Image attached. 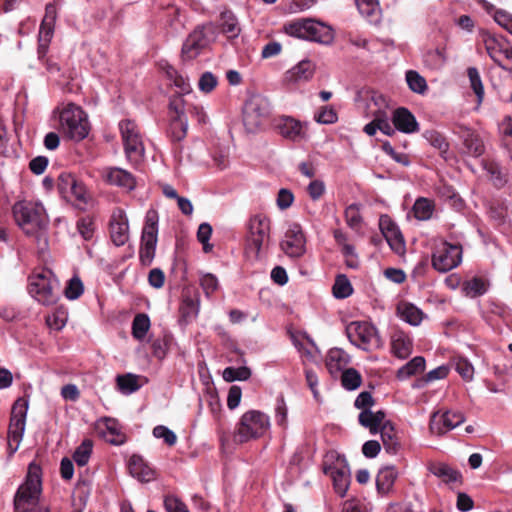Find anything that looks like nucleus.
Returning <instances> with one entry per match:
<instances>
[{
    "label": "nucleus",
    "mask_w": 512,
    "mask_h": 512,
    "mask_svg": "<svg viewBox=\"0 0 512 512\" xmlns=\"http://www.w3.org/2000/svg\"><path fill=\"white\" fill-rule=\"evenodd\" d=\"M15 223L23 233L35 239L38 244H47L49 217L39 202L18 201L12 207Z\"/></svg>",
    "instance_id": "nucleus-1"
},
{
    "label": "nucleus",
    "mask_w": 512,
    "mask_h": 512,
    "mask_svg": "<svg viewBox=\"0 0 512 512\" xmlns=\"http://www.w3.org/2000/svg\"><path fill=\"white\" fill-rule=\"evenodd\" d=\"M41 491V468L31 463L25 482L18 488L15 495V512H49L46 507L39 504Z\"/></svg>",
    "instance_id": "nucleus-2"
},
{
    "label": "nucleus",
    "mask_w": 512,
    "mask_h": 512,
    "mask_svg": "<svg viewBox=\"0 0 512 512\" xmlns=\"http://www.w3.org/2000/svg\"><path fill=\"white\" fill-rule=\"evenodd\" d=\"M286 34L321 44H330L334 33L330 26L312 18H299L289 21L283 27Z\"/></svg>",
    "instance_id": "nucleus-3"
},
{
    "label": "nucleus",
    "mask_w": 512,
    "mask_h": 512,
    "mask_svg": "<svg viewBox=\"0 0 512 512\" xmlns=\"http://www.w3.org/2000/svg\"><path fill=\"white\" fill-rule=\"evenodd\" d=\"M246 228V253L251 257L258 258L262 249L269 244L271 219L265 214H255L247 221Z\"/></svg>",
    "instance_id": "nucleus-4"
},
{
    "label": "nucleus",
    "mask_w": 512,
    "mask_h": 512,
    "mask_svg": "<svg viewBox=\"0 0 512 512\" xmlns=\"http://www.w3.org/2000/svg\"><path fill=\"white\" fill-rule=\"evenodd\" d=\"M60 129L71 140L80 141L88 133V121L81 107L69 103L60 113Z\"/></svg>",
    "instance_id": "nucleus-5"
},
{
    "label": "nucleus",
    "mask_w": 512,
    "mask_h": 512,
    "mask_svg": "<svg viewBox=\"0 0 512 512\" xmlns=\"http://www.w3.org/2000/svg\"><path fill=\"white\" fill-rule=\"evenodd\" d=\"M270 428L269 417L261 411L245 412L238 424L235 439L240 443L263 436Z\"/></svg>",
    "instance_id": "nucleus-6"
},
{
    "label": "nucleus",
    "mask_w": 512,
    "mask_h": 512,
    "mask_svg": "<svg viewBox=\"0 0 512 512\" xmlns=\"http://www.w3.org/2000/svg\"><path fill=\"white\" fill-rule=\"evenodd\" d=\"M159 215L155 209H149L145 215V223L141 235L139 251L140 262L144 266L151 265L156 251L158 240Z\"/></svg>",
    "instance_id": "nucleus-7"
},
{
    "label": "nucleus",
    "mask_w": 512,
    "mask_h": 512,
    "mask_svg": "<svg viewBox=\"0 0 512 512\" xmlns=\"http://www.w3.org/2000/svg\"><path fill=\"white\" fill-rule=\"evenodd\" d=\"M349 341L364 351H372L382 346L377 329L368 322L353 321L346 327Z\"/></svg>",
    "instance_id": "nucleus-8"
},
{
    "label": "nucleus",
    "mask_w": 512,
    "mask_h": 512,
    "mask_svg": "<svg viewBox=\"0 0 512 512\" xmlns=\"http://www.w3.org/2000/svg\"><path fill=\"white\" fill-rule=\"evenodd\" d=\"M324 473L332 478L336 493L344 497L350 484V468L345 457L337 452L327 454Z\"/></svg>",
    "instance_id": "nucleus-9"
},
{
    "label": "nucleus",
    "mask_w": 512,
    "mask_h": 512,
    "mask_svg": "<svg viewBox=\"0 0 512 512\" xmlns=\"http://www.w3.org/2000/svg\"><path fill=\"white\" fill-rule=\"evenodd\" d=\"M58 281L52 277L51 271H43L29 278L28 290L30 295L43 305L55 304L58 298L55 289Z\"/></svg>",
    "instance_id": "nucleus-10"
},
{
    "label": "nucleus",
    "mask_w": 512,
    "mask_h": 512,
    "mask_svg": "<svg viewBox=\"0 0 512 512\" xmlns=\"http://www.w3.org/2000/svg\"><path fill=\"white\" fill-rule=\"evenodd\" d=\"M28 410V400L18 398L11 410L10 423L8 427V449L10 455H13L19 448L26 426V415Z\"/></svg>",
    "instance_id": "nucleus-11"
},
{
    "label": "nucleus",
    "mask_w": 512,
    "mask_h": 512,
    "mask_svg": "<svg viewBox=\"0 0 512 512\" xmlns=\"http://www.w3.org/2000/svg\"><path fill=\"white\" fill-rule=\"evenodd\" d=\"M119 129L126 157L131 162H138L144 156V143L138 125L131 120L119 123Z\"/></svg>",
    "instance_id": "nucleus-12"
},
{
    "label": "nucleus",
    "mask_w": 512,
    "mask_h": 512,
    "mask_svg": "<svg viewBox=\"0 0 512 512\" xmlns=\"http://www.w3.org/2000/svg\"><path fill=\"white\" fill-rule=\"evenodd\" d=\"M271 114L269 100L261 95L251 96L243 108V121L245 126L253 131L262 126Z\"/></svg>",
    "instance_id": "nucleus-13"
},
{
    "label": "nucleus",
    "mask_w": 512,
    "mask_h": 512,
    "mask_svg": "<svg viewBox=\"0 0 512 512\" xmlns=\"http://www.w3.org/2000/svg\"><path fill=\"white\" fill-rule=\"evenodd\" d=\"M169 128L168 136L173 142L182 141L188 130L186 117V101L183 97L174 96L169 102Z\"/></svg>",
    "instance_id": "nucleus-14"
},
{
    "label": "nucleus",
    "mask_w": 512,
    "mask_h": 512,
    "mask_svg": "<svg viewBox=\"0 0 512 512\" xmlns=\"http://www.w3.org/2000/svg\"><path fill=\"white\" fill-rule=\"evenodd\" d=\"M462 261V247L448 242L439 244L432 254V266L445 273L456 268Z\"/></svg>",
    "instance_id": "nucleus-15"
},
{
    "label": "nucleus",
    "mask_w": 512,
    "mask_h": 512,
    "mask_svg": "<svg viewBox=\"0 0 512 512\" xmlns=\"http://www.w3.org/2000/svg\"><path fill=\"white\" fill-rule=\"evenodd\" d=\"M214 36V28L212 25L203 26L195 29L186 39L182 47L183 61L193 60L202 49L210 43Z\"/></svg>",
    "instance_id": "nucleus-16"
},
{
    "label": "nucleus",
    "mask_w": 512,
    "mask_h": 512,
    "mask_svg": "<svg viewBox=\"0 0 512 512\" xmlns=\"http://www.w3.org/2000/svg\"><path fill=\"white\" fill-rule=\"evenodd\" d=\"M274 127L278 134L292 142L306 140L307 125L291 116H280L274 120Z\"/></svg>",
    "instance_id": "nucleus-17"
},
{
    "label": "nucleus",
    "mask_w": 512,
    "mask_h": 512,
    "mask_svg": "<svg viewBox=\"0 0 512 512\" xmlns=\"http://www.w3.org/2000/svg\"><path fill=\"white\" fill-rule=\"evenodd\" d=\"M306 239L301 226L298 223L289 225L281 242L283 252L291 257H301L306 251Z\"/></svg>",
    "instance_id": "nucleus-18"
},
{
    "label": "nucleus",
    "mask_w": 512,
    "mask_h": 512,
    "mask_svg": "<svg viewBox=\"0 0 512 512\" xmlns=\"http://www.w3.org/2000/svg\"><path fill=\"white\" fill-rule=\"evenodd\" d=\"M464 421V415L458 411H446L442 414L435 412L431 416L429 429L435 435H443L461 425Z\"/></svg>",
    "instance_id": "nucleus-19"
},
{
    "label": "nucleus",
    "mask_w": 512,
    "mask_h": 512,
    "mask_svg": "<svg viewBox=\"0 0 512 512\" xmlns=\"http://www.w3.org/2000/svg\"><path fill=\"white\" fill-rule=\"evenodd\" d=\"M379 228L390 248L401 255L405 252V241L397 224L388 215H381Z\"/></svg>",
    "instance_id": "nucleus-20"
},
{
    "label": "nucleus",
    "mask_w": 512,
    "mask_h": 512,
    "mask_svg": "<svg viewBox=\"0 0 512 512\" xmlns=\"http://www.w3.org/2000/svg\"><path fill=\"white\" fill-rule=\"evenodd\" d=\"M109 226L112 242L116 246H123L129 240V223L123 209H113Z\"/></svg>",
    "instance_id": "nucleus-21"
},
{
    "label": "nucleus",
    "mask_w": 512,
    "mask_h": 512,
    "mask_svg": "<svg viewBox=\"0 0 512 512\" xmlns=\"http://www.w3.org/2000/svg\"><path fill=\"white\" fill-rule=\"evenodd\" d=\"M456 129V133L462 139L464 153L473 157H480L484 154L485 145L477 133L463 125L457 126Z\"/></svg>",
    "instance_id": "nucleus-22"
},
{
    "label": "nucleus",
    "mask_w": 512,
    "mask_h": 512,
    "mask_svg": "<svg viewBox=\"0 0 512 512\" xmlns=\"http://www.w3.org/2000/svg\"><path fill=\"white\" fill-rule=\"evenodd\" d=\"M336 244L339 246L342 255L345 258L347 267L357 269L360 265L359 257L356 252L355 246L350 242L347 233L341 229H336L333 232Z\"/></svg>",
    "instance_id": "nucleus-23"
},
{
    "label": "nucleus",
    "mask_w": 512,
    "mask_h": 512,
    "mask_svg": "<svg viewBox=\"0 0 512 512\" xmlns=\"http://www.w3.org/2000/svg\"><path fill=\"white\" fill-rule=\"evenodd\" d=\"M392 123L395 129L402 133L412 134L419 130V124L415 116L404 107L397 108L393 111Z\"/></svg>",
    "instance_id": "nucleus-24"
},
{
    "label": "nucleus",
    "mask_w": 512,
    "mask_h": 512,
    "mask_svg": "<svg viewBox=\"0 0 512 512\" xmlns=\"http://www.w3.org/2000/svg\"><path fill=\"white\" fill-rule=\"evenodd\" d=\"M413 351L412 338L402 330H396L391 335V352L399 359L408 358Z\"/></svg>",
    "instance_id": "nucleus-25"
},
{
    "label": "nucleus",
    "mask_w": 512,
    "mask_h": 512,
    "mask_svg": "<svg viewBox=\"0 0 512 512\" xmlns=\"http://www.w3.org/2000/svg\"><path fill=\"white\" fill-rule=\"evenodd\" d=\"M386 421V413L383 410L373 412L371 409H364L358 415L359 424L367 428L372 435L379 433Z\"/></svg>",
    "instance_id": "nucleus-26"
},
{
    "label": "nucleus",
    "mask_w": 512,
    "mask_h": 512,
    "mask_svg": "<svg viewBox=\"0 0 512 512\" xmlns=\"http://www.w3.org/2000/svg\"><path fill=\"white\" fill-rule=\"evenodd\" d=\"M383 103V98L381 95L378 97L373 96L372 101H370L367 105L368 114L377 115V125L378 130L388 136H392L395 134V127H393L388 118L384 116V113L381 112L380 106Z\"/></svg>",
    "instance_id": "nucleus-27"
},
{
    "label": "nucleus",
    "mask_w": 512,
    "mask_h": 512,
    "mask_svg": "<svg viewBox=\"0 0 512 512\" xmlns=\"http://www.w3.org/2000/svg\"><path fill=\"white\" fill-rule=\"evenodd\" d=\"M106 180L112 185L129 191L133 190L136 186L134 176L130 172L117 167L107 169Z\"/></svg>",
    "instance_id": "nucleus-28"
},
{
    "label": "nucleus",
    "mask_w": 512,
    "mask_h": 512,
    "mask_svg": "<svg viewBox=\"0 0 512 512\" xmlns=\"http://www.w3.org/2000/svg\"><path fill=\"white\" fill-rule=\"evenodd\" d=\"M130 474L141 482H149L154 479V470L139 455H132L129 460Z\"/></svg>",
    "instance_id": "nucleus-29"
},
{
    "label": "nucleus",
    "mask_w": 512,
    "mask_h": 512,
    "mask_svg": "<svg viewBox=\"0 0 512 512\" xmlns=\"http://www.w3.org/2000/svg\"><path fill=\"white\" fill-rule=\"evenodd\" d=\"M349 363L348 354L340 348H332L326 356V367L332 376L343 372Z\"/></svg>",
    "instance_id": "nucleus-30"
},
{
    "label": "nucleus",
    "mask_w": 512,
    "mask_h": 512,
    "mask_svg": "<svg viewBox=\"0 0 512 512\" xmlns=\"http://www.w3.org/2000/svg\"><path fill=\"white\" fill-rule=\"evenodd\" d=\"M165 76L167 84L175 87L176 96L182 97V94L190 92V83L182 73H180L175 66H165Z\"/></svg>",
    "instance_id": "nucleus-31"
},
{
    "label": "nucleus",
    "mask_w": 512,
    "mask_h": 512,
    "mask_svg": "<svg viewBox=\"0 0 512 512\" xmlns=\"http://www.w3.org/2000/svg\"><path fill=\"white\" fill-rule=\"evenodd\" d=\"M384 449L387 453L395 455L399 452L401 444L397 437L394 425L391 421H386L379 431Z\"/></svg>",
    "instance_id": "nucleus-32"
},
{
    "label": "nucleus",
    "mask_w": 512,
    "mask_h": 512,
    "mask_svg": "<svg viewBox=\"0 0 512 512\" xmlns=\"http://www.w3.org/2000/svg\"><path fill=\"white\" fill-rule=\"evenodd\" d=\"M397 477L398 472L394 466L381 468L376 476V486L378 491L383 494L388 493L392 489Z\"/></svg>",
    "instance_id": "nucleus-33"
},
{
    "label": "nucleus",
    "mask_w": 512,
    "mask_h": 512,
    "mask_svg": "<svg viewBox=\"0 0 512 512\" xmlns=\"http://www.w3.org/2000/svg\"><path fill=\"white\" fill-rule=\"evenodd\" d=\"M314 69L312 66H292L286 71L284 82L287 84H298L312 78Z\"/></svg>",
    "instance_id": "nucleus-34"
},
{
    "label": "nucleus",
    "mask_w": 512,
    "mask_h": 512,
    "mask_svg": "<svg viewBox=\"0 0 512 512\" xmlns=\"http://www.w3.org/2000/svg\"><path fill=\"white\" fill-rule=\"evenodd\" d=\"M489 283L483 278L473 277L465 281L461 286V291L466 297L475 298L485 294Z\"/></svg>",
    "instance_id": "nucleus-35"
},
{
    "label": "nucleus",
    "mask_w": 512,
    "mask_h": 512,
    "mask_svg": "<svg viewBox=\"0 0 512 512\" xmlns=\"http://www.w3.org/2000/svg\"><path fill=\"white\" fill-rule=\"evenodd\" d=\"M483 169L489 174L490 180L496 187H503L507 183V175L503 173L499 163L492 159L482 160Z\"/></svg>",
    "instance_id": "nucleus-36"
},
{
    "label": "nucleus",
    "mask_w": 512,
    "mask_h": 512,
    "mask_svg": "<svg viewBox=\"0 0 512 512\" xmlns=\"http://www.w3.org/2000/svg\"><path fill=\"white\" fill-rule=\"evenodd\" d=\"M397 310L400 318L410 325L417 326L423 319L422 311L411 303H400Z\"/></svg>",
    "instance_id": "nucleus-37"
},
{
    "label": "nucleus",
    "mask_w": 512,
    "mask_h": 512,
    "mask_svg": "<svg viewBox=\"0 0 512 512\" xmlns=\"http://www.w3.org/2000/svg\"><path fill=\"white\" fill-rule=\"evenodd\" d=\"M221 31L228 38H235L239 35L241 29L235 15L230 11H223L220 15Z\"/></svg>",
    "instance_id": "nucleus-38"
},
{
    "label": "nucleus",
    "mask_w": 512,
    "mask_h": 512,
    "mask_svg": "<svg viewBox=\"0 0 512 512\" xmlns=\"http://www.w3.org/2000/svg\"><path fill=\"white\" fill-rule=\"evenodd\" d=\"M140 379V376L132 373L118 375L116 378L117 387L123 394H132L142 386L139 382Z\"/></svg>",
    "instance_id": "nucleus-39"
},
{
    "label": "nucleus",
    "mask_w": 512,
    "mask_h": 512,
    "mask_svg": "<svg viewBox=\"0 0 512 512\" xmlns=\"http://www.w3.org/2000/svg\"><path fill=\"white\" fill-rule=\"evenodd\" d=\"M484 41L486 50L491 59L495 62V64H501L502 53L506 45L504 39H497L495 36L488 35Z\"/></svg>",
    "instance_id": "nucleus-40"
},
{
    "label": "nucleus",
    "mask_w": 512,
    "mask_h": 512,
    "mask_svg": "<svg viewBox=\"0 0 512 512\" xmlns=\"http://www.w3.org/2000/svg\"><path fill=\"white\" fill-rule=\"evenodd\" d=\"M431 472L445 483H452L461 480V474L458 470L447 464H437L431 468Z\"/></svg>",
    "instance_id": "nucleus-41"
},
{
    "label": "nucleus",
    "mask_w": 512,
    "mask_h": 512,
    "mask_svg": "<svg viewBox=\"0 0 512 512\" xmlns=\"http://www.w3.org/2000/svg\"><path fill=\"white\" fill-rule=\"evenodd\" d=\"M358 10L364 15L371 23L379 24L381 15H375L378 10L377 0H355Z\"/></svg>",
    "instance_id": "nucleus-42"
},
{
    "label": "nucleus",
    "mask_w": 512,
    "mask_h": 512,
    "mask_svg": "<svg viewBox=\"0 0 512 512\" xmlns=\"http://www.w3.org/2000/svg\"><path fill=\"white\" fill-rule=\"evenodd\" d=\"M150 318L145 313L137 314L132 322V335L137 340H143L150 329Z\"/></svg>",
    "instance_id": "nucleus-43"
},
{
    "label": "nucleus",
    "mask_w": 512,
    "mask_h": 512,
    "mask_svg": "<svg viewBox=\"0 0 512 512\" xmlns=\"http://www.w3.org/2000/svg\"><path fill=\"white\" fill-rule=\"evenodd\" d=\"M424 368L425 359L421 356H416L398 370L397 376L401 379L408 378L423 371Z\"/></svg>",
    "instance_id": "nucleus-44"
},
{
    "label": "nucleus",
    "mask_w": 512,
    "mask_h": 512,
    "mask_svg": "<svg viewBox=\"0 0 512 512\" xmlns=\"http://www.w3.org/2000/svg\"><path fill=\"white\" fill-rule=\"evenodd\" d=\"M67 320V310L64 307H57L51 314L46 317V324L50 329L60 331L65 327Z\"/></svg>",
    "instance_id": "nucleus-45"
},
{
    "label": "nucleus",
    "mask_w": 512,
    "mask_h": 512,
    "mask_svg": "<svg viewBox=\"0 0 512 512\" xmlns=\"http://www.w3.org/2000/svg\"><path fill=\"white\" fill-rule=\"evenodd\" d=\"M92 450V440H83L82 443L76 448L75 452L73 453V461H75V463L80 467L85 466L91 457Z\"/></svg>",
    "instance_id": "nucleus-46"
},
{
    "label": "nucleus",
    "mask_w": 512,
    "mask_h": 512,
    "mask_svg": "<svg viewBox=\"0 0 512 512\" xmlns=\"http://www.w3.org/2000/svg\"><path fill=\"white\" fill-rule=\"evenodd\" d=\"M406 82L408 87L415 93L424 94L428 90L425 78L415 70H408L406 72Z\"/></svg>",
    "instance_id": "nucleus-47"
},
{
    "label": "nucleus",
    "mask_w": 512,
    "mask_h": 512,
    "mask_svg": "<svg viewBox=\"0 0 512 512\" xmlns=\"http://www.w3.org/2000/svg\"><path fill=\"white\" fill-rule=\"evenodd\" d=\"M57 18V10L54 3H48L45 7V15L40 24L41 33L49 35L54 32V25Z\"/></svg>",
    "instance_id": "nucleus-48"
},
{
    "label": "nucleus",
    "mask_w": 512,
    "mask_h": 512,
    "mask_svg": "<svg viewBox=\"0 0 512 512\" xmlns=\"http://www.w3.org/2000/svg\"><path fill=\"white\" fill-rule=\"evenodd\" d=\"M342 386L347 390H355L360 387L362 383V377L360 373L354 369H345L341 375Z\"/></svg>",
    "instance_id": "nucleus-49"
},
{
    "label": "nucleus",
    "mask_w": 512,
    "mask_h": 512,
    "mask_svg": "<svg viewBox=\"0 0 512 512\" xmlns=\"http://www.w3.org/2000/svg\"><path fill=\"white\" fill-rule=\"evenodd\" d=\"M433 203L426 198H419L413 206L414 215L418 220H428L433 213Z\"/></svg>",
    "instance_id": "nucleus-50"
},
{
    "label": "nucleus",
    "mask_w": 512,
    "mask_h": 512,
    "mask_svg": "<svg viewBox=\"0 0 512 512\" xmlns=\"http://www.w3.org/2000/svg\"><path fill=\"white\" fill-rule=\"evenodd\" d=\"M332 291L336 298L344 299L352 294L353 288L345 275H339L335 280Z\"/></svg>",
    "instance_id": "nucleus-51"
},
{
    "label": "nucleus",
    "mask_w": 512,
    "mask_h": 512,
    "mask_svg": "<svg viewBox=\"0 0 512 512\" xmlns=\"http://www.w3.org/2000/svg\"><path fill=\"white\" fill-rule=\"evenodd\" d=\"M470 81V87L477 97V103L481 104L484 98V87L478 70L475 67H470L467 71Z\"/></svg>",
    "instance_id": "nucleus-52"
},
{
    "label": "nucleus",
    "mask_w": 512,
    "mask_h": 512,
    "mask_svg": "<svg viewBox=\"0 0 512 512\" xmlns=\"http://www.w3.org/2000/svg\"><path fill=\"white\" fill-rule=\"evenodd\" d=\"M251 371L248 367L242 366L238 368L227 367L223 371V378L227 382H233L236 380L244 381L249 379Z\"/></svg>",
    "instance_id": "nucleus-53"
},
{
    "label": "nucleus",
    "mask_w": 512,
    "mask_h": 512,
    "mask_svg": "<svg viewBox=\"0 0 512 512\" xmlns=\"http://www.w3.org/2000/svg\"><path fill=\"white\" fill-rule=\"evenodd\" d=\"M84 292V285L79 276H73L65 287L64 294L69 300L78 299Z\"/></svg>",
    "instance_id": "nucleus-54"
},
{
    "label": "nucleus",
    "mask_w": 512,
    "mask_h": 512,
    "mask_svg": "<svg viewBox=\"0 0 512 512\" xmlns=\"http://www.w3.org/2000/svg\"><path fill=\"white\" fill-rule=\"evenodd\" d=\"M199 312V304L192 298H185L180 306V313L182 318L189 322L191 319L195 318Z\"/></svg>",
    "instance_id": "nucleus-55"
},
{
    "label": "nucleus",
    "mask_w": 512,
    "mask_h": 512,
    "mask_svg": "<svg viewBox=\"0 0 512 512\" xmlns=\"http://www.w3.org/2000/svg\"><path fill=\"white\" fill-rule=\"evenodd\" d=\"M345 221L346 224L354 230L360 228L362 223V216L359 211V207L356 204H351L345 209Z\"/></svg>",
    "instance_id": "nucleus-56"
},
{
    "label": "nucleus",
    "mask_w": 512,
    "mask_h": 512,
    "mask_svg": "<svg viewBox=\"0 0 512 512\" xmlns=\"http://www.w3.org/2000/svg\"><path fill=\"white\" fill-rule=\"evenodd\" d=\"M164 507L167 512H189L187 505L174 494L164 496Z\"/></svg>",
    "instance_id": "nucleus-57"
},
{
    "label": "nucleus",
    "mask_w": 512,
    "mask_h": 512,
    "mask_svg": "<svg viewBox=\"0 0 512 512\" xmlns=\"http://www.w3.org/2000/svg\"><path fill=\"white\" fill-rule=\"evenodd\" d=\"M314 119L316 122L321 124H333L338 120L337 113L332 106H323Z\"/></svg>",
    "instance_id": "nucleus-58"
},
{
    "label": "nucleus",
    "mask_w": 512,
    "mask_h": 512,
    "mask_svg": "<svg viewBox=\"0 0 512 512\" xmlns=\"http://www.w3.org/2000/svg\"><path fill=\"white\" fill-rule=\"evenodd\" d=\"M455 370L464 380L471 381L473 379L474 367L467 359L458 358L455 361Z\"/></svg>",
    "instance_id": "nucleus-59"
},
{
    "label": "nucleus",
    "mask_w": 512,
    "mask_h": 512,
    "mask_svg": "<svg viewBox=\"0 0 512 512\" xmlns=\"http://www.w3.org/2000/svg\"><path fill=\"white\" fill-rule=\"evenodd\" d=\"M153 436L156 438H162L164 442L169 446H173L177 442L176 434L164 425H158L154 427Z\"/></svg>",
    "instance_id": "nucleus-60"
},
{
    "label": "nucleus",
    "mask_w": 512,
    "mask_h": 512,
    "mask_svg": "<svg viewBox=\"0 0 512 512\" xmlns=\"http://www.w3.org/2000/svg\"><path fill=\"white\" fill-rule=\"evenodd\" d=\"M107 435L110 434L112 438H109L108 441L114 445L123 444L125 441V436L121 433L118 424L114 420H107Z\"/></svg>",
    "instance_id": "nucleus-61"
},
{
    "label": "nucleus",
    "mask_w": 512,
    "mask_h": 512,
    "mask_svg": "<svg viewBox=\"0 0 512 512\" xmlns=\"http://www.w3.org/2000/svg\"><path fill=\"white\" fill-rule=\"evenodd\" d=\"M77 229H78V232L80 233V235L85 240H90L94 234V225H93L92 219L89 217L81 218L77 222Z\"/></svg>",
    "instance_id": "nucleus-62"
},
{
    "label": "nucleus",
    "mask_w": 512,
    "mask_h": 512,
    "mask_svg": "<svg viewBox=\"0 0 512 512\" xmlns=\"http://www.w3.org/2000/svg\"><path fill=\"white\" fill-rule=\"evenodd\" d=\"M217 85V78L211 72H205L199 79L198 87L204 93L211 92Z\"/></svg>",
    "instance_id": "nucleus-63"
},
{
    "label": "nucleus",
    "mask_w": 512,
    "mask_h": 512,
    "mask_svg": "<svg viewBox=\"0 0 512 512\" xmlns=\"http://www.w3.org/2000/svg\"><path fill=\"white\" fill-rule=\"evenodd\" d=\"M200 285L206 296H210L218 289V279L213 274H205L200 278Z\"/></svg>",
    "instance_id": "nucleus-64"
}]
</instances>
